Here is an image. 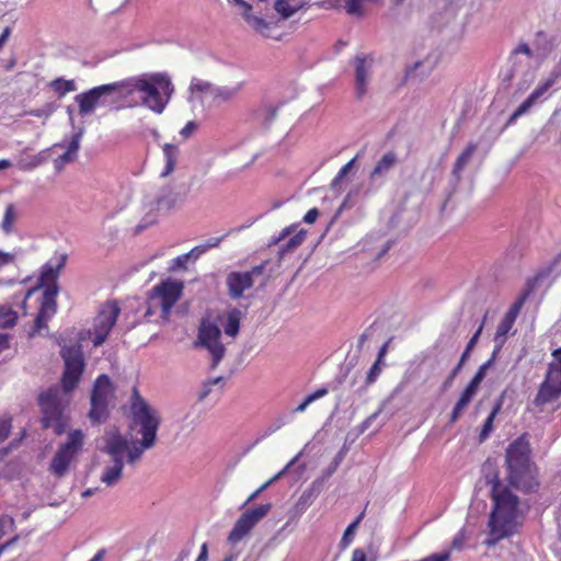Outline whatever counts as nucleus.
Instances as JSON below:
<instances>
[{
	"instance_id": "6e6d98bb",
	"label": "nucleus",
	"mask_w": 561,
	"mask_h": 561,
	"mask_svg": "<svg viewBox=\"0 0 561 561\" xmlns=\"http://www.w3.org/2000/svg\"><path fill=\"white\" fill-rule=\"evenodd\" d=\"M15 218L14 205L9 204L4 211V217L1 224V227L5 233H10L12 230V224Z\"/></svg>"
},
{
	"instance_id": "393cba45",
	"label": "nucleus",
	"mask_w": 561,
	"mask_h": 561,
	"mask_svg": "<svg viewBox=\"0 0 561 561\" xmlns=\"http://www.w3.org/2000/svg\"><path fill=\"white\" fill-rule=\"evenodd\" d=\"M322 480H314L300 495L295 507L299 513L305 512L323 491Z\"/></svg>"
},
{
	"instance_id": "412c9836",
	"label": "nucleus",
	"mask_w": 561,
	"mask_h": 561,
	"mask_svg": "<svg viewBox=\"0 0 561 561\" xmlns=\"http://www.w3.org/2000/svg\"><path fill=\"white\" fill-rule=\"evenodd\" d=\"M84 134V128L79 127L72 135L71 140L68 145L67 151L60 154L55 161V169L60 171L66 163H70L76 159V154L80 148V141Z\"/></svg>"
},
{
	"instance_id": "7ed1b4c3",
	"label": "nucleus",
	"mask_w": 561,
	"mask_h": 561,
	"mask_svg": "<svg viewBox=\"0 0 561 561\" xmlns=\"http://www.w3.org/2000/svg\"><path fill=\"white\" fill-rule=\"evenodd\" d=\"M492 508L489 514V534L484 541L488 547L496 546L501 540L518 533L523 522L519 520V497L512 486L490 492Z\"/></svg>"
},
{
	"instance_id": "2eb2a0df",
	"label": "nucleus",
	"mask_w": 561,
	"mask_h": 561,
	"mask_svg": "<svg viewBox=\"0 0 561 561\" xmlns=\"http://www.w3.org/2000/svg\"><path fill=\"white\" fill-rule=\"evenodd\" d=\"M477 148H478L477 144L469 142L466 146V148L463 149V151L458 156V158L453 167V170H451V179L449 180V191H448L446 199L444 201V203L442 205V208H440L442 211H444L446 209L448 201L450 199L451 195L454 194L458 184L461 181V173H462L463 169L466 168V165L471 160L473 153L477 151Z\"/></svg>"
},
{
	"instance_id": "de8ad7c7",
	"label": "nucleus",
	"mask_w": 561,
	"mask_h": 561,
	"mask_svg": "<svg viewBox=\"0 0 561 561\" xmlns=\"http://www.w3.org/2000/svg\"><path fill=\"white\" fill-rule=\"evenodd\" d=\"M355 161H356V158H353L340 169L339 173L331 182V185H330L331 190L337 191V192L341 190V184H342L343 180L347 176V174L353 170V168L355 165Z\"/></svg>"
},
{
	"instance_id": "4be33fe9",
	"label": "nucleus",
	"mask_w": 561,
	"mask_h": 561,
	"mask_svg": "<svg viewBox=\"0 0 561 561\" xmlns=\"http://www.w3.org/2000/svg\"><path fill=\"white\" fill-rule=\"evenodd\" d=\"M84 443V434L81 430H72L68 433L67 440L57 450L72 459L81 451Z\"/></svg>"
},
{
	"instance_id": "20e7f679",
	"label": "nucleus",
	"mask_w": 561,
	"mask_h": 561,
	"mask_svg": "<svg viewBox=\"0 0 561 561\" xmlns=\"http://www.w3.org/2000/svg\"><path fill=\"white\" fill-rule=\"evenodd\" d=\"M121 98L134 91L144 93L141 104L157 114L163 113L173 93L174 85L167 72H149L119 81Z\"/></svg>"
},
{
	"instance_id": "69168bd1",
	"label": "nucleus",
	"mask_w": 561,
	"mask_h": 561,
	"mask_svg": "<svg viewBox=\"0 0 561 561\" xmlns=\"http://www.w3.org/2000/svg\"><path fill=\"white\" fill-rule=\"evenodd\" d=\"M299 455H297L283 470H280L278 473H276L273 478H271L268 481L263 483L259 488V492H264L267 488H270L272 484H274L277 480H279L283 474L288 470V468L298 459Z\"/></svg>"
},
{
	"instance_id": "473e14b6",
	"label": "nucleus",
	"mask_w": 561,
	"mask_h": 561,
	"mask_svg": "<svg viewBox=\"0 0 561 561\" xmlns=\"http://www.w3.org/2000/svg\"><path fill=\"white\" fill-rule=\"evenodd\" d=\"M242 311L238 308H232L228 311L226 321L222 324L224 331L228 336L236 337L240 332V321Z\"/></svg>"
},
{
	"instance_id": "9d476101",
	"label": "nucleus",
	"mask_w": 561,
	"mask_h": 561,
	"mask_svg": "<svg viewBox=\"0 0 561 561\" xmlns=\"http://www.w3.org/2000/svg\"><path fill=\"white\" fill-rule=\"evenodd\" d=\"M221 330L217 322L203 318L201 320L195 347H203L211 355L210 369H216L225 356L226 347L220 342Z\"/></svg>"
},
{
	"instance_id": "13d9d810",
	"label": "nucleus",
	"mask_w": 561,
	"mask_h": 561,
	"mask_svg": "<svg viewBox=\"0 0 561 561\" xmlns=\"http://www.w3.org/2000/svg\"><path fill=\"white\" fill-rule=\"evenodd\" d=\"M535 43L537 47L542 48L543 50H551L553 47L552 41L549 38L548 34L543 31H538L536 33Z\"/></svg>"
},
{
	"instance_id": "b1692460",
	"label": "nucleus",
	"mask_w": 561,
	"mask_h": 561,
	"mask_svg": "<svg viewBox=\"0 0 561 561\" xmlns=\"http://www.w3.org/2000/svg\"><path fill=\"white\" fill-rule=\"evenodd\" d=\"M561 396V387L549 383V380H543L539 386L538 392L533 400V403L540 408L547 403L553 402Z\"/></svg>"
},
{
	"instance_id": "ea45409f",
	"label": "nucleus",
	"mask_w": 561,
	"mask_h": 561,
	"mask_svg": "<svg viewBox=\"0 0 561 561\" xmlns=\"http://www.w3.org/2000/svg\"><path fill=\"white\" fill-rule=\"evenodd\" d=\"M382 365H383V363H381L379 360L374 362V364L371 365V367L369 368V370L366 375L365 385L359 387L356 390L358 396H362L363 393H365L368 386L373 385L377 380V378L379 377V375L382 370Z\"/></svg>"
},
{
	"instance_id": "6e6552de",
	"label": "nucleus",
	"mask_w": 561,
	"mask_h": 561,
	"mask_svg": "<svg viewBox=\"0 0 561 561\" xmlns=\"http://www.w3.org/2000/svg\"><path fill=\"white\" fill-rule=\"evenodd\" d=\"M119 81L93 87L75 96L81 117L92 115L96 107L115 104L121 100Z\"/></svg>"
},
{
	"instance_id": "c756f323",
	"label": "nucleus",
	"mask_w": 561,
	"mask_h": 561,
	"mask_svg": "<svg viewBox=\"0 0 561 561\" xmlns=\"http://www.w3.org/2000/svg\"><path fill=\"white\" fill-rule=\"evenodd\" d=\"M515 321L516 320L514 318L504 316L503 319L501 320V322L499 323L495 335H494L495 353H500L501 348L505 344V342L507 340V334L512 330Z\"/></svg>"
},
{
	"instance_id": "37998d69",
	"label": "nucleus",
	"mask_w": 561,
	"mask_h": 561,
	"mask_svg": "<svg viewBox=\"0 0 561 561\" xmlns=\"http://www.w3.org/2000/svg\"><path fill=\"white\" fill-rule=\"evenodd\" d=\"M287 423V417L285 415H279L275 419L265 430L264 432L256 438V440L247 449L250 450L254 445L259 444L262 439L268 437L279 428H282Z\"/></svg>"
},
{
	"instance_id": "3c124183",
	"label": "nucleus",
	"mask_w": 561,
	"mask_h": 561,
	"mask_svg": "<svg viewBox=\"0 0 561 561\" xmlns=\"http://www.w3.org/2000/svg\"><path fill=\"white\" fill-rule=\"evenodd\" d=\"M468 358L460 355V358L457 363V365L451 369V371L448 374L446 379L444 380L442 385V391H447L454 383L455 378L458 376V374L463 368L465 364L467 363Z\"/></svg>"
},
{
	"instance_id": "bb28decb",
	"label": "nucleus",
	"mask_w": 561,
	"mask_h": 561,
	"mask_svg": "<svg viewBox=\"0 0 561 561\" xmlns=\"http://www.w3.org/2000/svg\"><path fill=\"white\" fill-rule=\"evenodd\" d=\"M58 293L59 288H56L55 286L46 288L42 294L38 311L51 318L57 312L58 305L56 297Z\"/></svg>"
},
{
	"instance_id": "680f3d73",
	"label": "nucleus",
	"mask_w": 561,
	"mask_h": 561,
	"mask_svg": "<svg viewBox=\"0 0 561 561\" xmlns=\"http://www.w3.org/2000/svg\"><path fill=\"white\" fill-rule=\"evenodd\" d=\"M482 381L483 380L480 379L479 377L473 376L472 379L469 381V383L462 390V393L470 397L471 399H473L474 396L477 394Z\"/></svg>"
},
{
	"instance_id": "f704fd0d",
	"label": "nucleus",
	"mask_w": 561,
	"mask_h": 561,
	"mask_svg": "<svg viewBox=\"0 0 561 561\" xmlns=\"http://www.w3.org/2000/svg\"><path fill=\"white\" fill-rule=\"evenodd\" d=\"M48 87L57 94L58 99H62L67 93L77 90V84L72 79L58 77L48 83Z\"/></svg>"
},
{
	"instance_id": "e433bc0d",
	"label": "nucleus",
	"mask_w": 561,
	"mask_h": 561,
	"mask_svg": "<svg viewBox=\"0 0 561 561\" xmlns=\"http://www.w3.org/2000/svg\"><path fill=\"white\" fill-rule=\"evenodd\" d=\"M400 387H397L393 389V391L391 392V394L385 399L381 404L379 405L378 410L370 414L367 419H365L357 427L358 432H357V436L363 434L366 430H368L370 427V425L373 424V422L378 417V415L385 410L386 405L400 392Z\"/></svg>"
},
{
	"instance_id": "cd10ccee",
	"label": "nucleus",
	"mask_w": 561,
	"mask_h": 561,
	"mask_svg": "<svg viewBox=\"0 0 561 561\" xmlns=\"http://www.w3.org/2000/svg\"><path fill=\"white\" fill-rule=\"evenodd\" d=\"M73 459L59 450L55 453L49 463V471L57 478L65 477L69 471L70 462Z\"/></svg>"
},
{
	"instance_id": "09e8293b",
	"label": "nucleus",
	"mask_w": 561,
	"mask_h": 561,
	"mask_svg": "<svg viewBox=\"0 0 561 561\" xmlns=\"http://www.w3.org/2000/svg\"><path fill=\"white\" fill-rule=\"evenodd\" d=\"M241 83L237 87L228 88V87H217L214 94V100H220L222 102H228L232 100L241 90Z\"/></svg>"
},
{
	"instance_id": "603ef678",
	"label": "nucleus",
	"mask_w": 561,
	"mask_h": 561,
	"mask_svg": "<svg viewBox=\"0 0 561 561\" xmlns=\"http://www.w3.org/2000/svg\"><path fill=\"white\" fill-rule=\"evenodd\" d=\"M58 107H59V104L57 102H55V101L47 102L41 108H35V110L28 111L27 114L31 116H34V117H38V118H41V117L47 118L54 112H56Z\"/></svg>"
},
{
	"instance_id": "5701e85b",
	"label": "nucleus",
	"mask_w": 561,
	"mask_h": 561,
	"mask_svg": "<svg viewBox=\"0 0 561 561\" xmlns=\"http://www.w3.org/2000/svg\"><path fill=\"white\" fill-rule=\"evenodd\" d=\"M119 313L121 308L116 301L106 302L102 306L98 317L94 320L95 329H106V327H110V323H112V318L115 325Z\"/></svg>"
},
{
	"instance_id": "2f4dec72",
	"label": "nucleus",
	"mask_w": 561,
	"mask_h": 561,
	"mask_svg": "<svg viewBox=\"0 0 561 561\" xmlns=\"http://www.w3.org/2000/svg\"><path fill=\"white\" fill-rule=\"evenodd\" d=\"M397 154L393 151L385 153L370 172V180L375 181L377 176L385 175L397 163Z\"/></svg>"
},
{
	"instance_id": "bf43d9fd",
	"label": "nucleus",
	"mask_w": 561,
	"mask_h": 561,
	"mask_svg": "<svg viewBox=\"0 0 561 561\" xmlns=\"http://www.w3.org/2000/svg\"><path fill=\"white\" fill-rule=\"evenodd\" d=\"M362 0H347L345 11L350 15L362 16L364 14Z\"/></svg>"
},
{
	"instance_id": "ddd939ff",
	"label": "nucleus",
	"mask_w": 561,
	"mask_h": 561,
	"mask_svg": "<svg viewBox=\"0 0 561 561\" xmlns=\"http://www.w3.org/2000/svg\"><path fill=\"white\" fill-rule=\"evenodd\" d=\"M272 510V504H260L243 512L234 523L228 536L230 543L239 542L245 537Z\"/></svg>"
},
{
	"instance_id": "39448f33",
	"label": "nucleus",
	"mask_w": 561,
	"mask_h": 561,
	"mask_svg": "<svg viewBox=\"0 0 561 561\" xmlns=\"http://www.w3.org/2000/svg\"><path fill=\"white\" fill-rule=\"evenodd\" d=\"M81 340V336L76 339L73 343L71 340L67 343V339L64 336H60L57 340V343L60 346L59 354L65 363L60 378L61 388L65 393H70L78 387L85 368Z\"/></svg>"
},
{
	"instance_id": "72a5a7b5",
	"label": "nucleus",
	"mask_w": 561,
	"mask_h": 561,
	"mask_svg": "<svg viewBox=\"0 0 561 561\" xmlns=\"http://www.w3.org/2000/svg\"><path fill=\"white\" fill-rule=\"evenodd\" d=\"M162 149L165 159V165L161 176L165 178L174 171L180 150L179 147L173 144H165Z\"/></svg>"
},
{
	"instance_id": "423d86ee",
	"label": "nucleus",
	"mask_w": 561,
	"mask_h": 561,
	"mask_svg": "<svg viewBox=\"0 0 561 561\" xmlns=\"http://www.w3.org/2000/svg\"><path fill=\"white\" fill-rule=\"evenodd\" d=\"M184 284L181 280L168 277L156 285L149 293L146 301L145 318L148 320L158 309H161V318L165 322L172 307L182 297Z\"/></svg>"
},
{
	"instance_id": "0e129e2a",
	"label": "nucleus",
	"mask_w": 561,
	"mask_h": 561,
	"mask_svg": "<svg viewBox=\"0 0 561 561\" xmlns=\"http://www.w3.org/2000/svg\"><path fill=\"white\" fill-rule=\"evenodd\" d=\"M497 354L499 353H495V350H493L491 357L478 368V370L474 374V376H477L480 379L484 380V378L486 376V373L492 367V365L494 364Z\"/></svg>"
},
{
	"instance_id": "aec40b11",
	"label": "nucleus",
	"mask_w": 561,
	"mask_h": 561,
	"mask_svg": "<svg viewBox=\"0 0 561 561\" xmlns=\"http://www.w3.org/2000/svg\"><path fill=\"white\" fill-rule=\"evenodd\" d=\"M373 59L367 60V56L359 54L354 58L355 66V93L360 100L367 92L368 75L371 68Z\"/></svg>"
},
{
	"instance_id": "dca6fc26",
	"label": "nucleus",
	"mask_w": 561,
	"mask_h": 561,
	"mask_svg": "<svg viewBox=\"0 0 561 561\" xmlns=\"http://www.w3.org/2000/svg\"><path fill=\"white\" fill-rule=\"evenodd\" d=\"M68 260V255L66 253L60 254L57 257L56 263L54 264L53 261H48L42 266L39 276L37 278V288H43L46 290V288H50L55 286L56 288H59L58 278L61 270L65 267Z\"/></svg>"
},
{
	"instance_id": "f03ea898",
	"label": "nucleus",
	"mask_w": 561,
	"mask_h": 561,
	"mask_svg": "<svg viewBox=\"0 0 561 561\" xmlns=\"http://www.w3.org/2000/svg\"><path fill=\"white\" fill-rule=\"evenodd\" d=\"M129 428L138 426V433L141 435L140 439L125 450L127 462L134 465L141 459L145 450L156 446L161 425L159 412L145 400L136 386L133 387L129 399Z\"/></svg>"
},
{
	"instance_id": "f257e3e1",
	"label": "nucleus",
	"mask_w": 561,
	"mask_h": 561,
	"mask_svg": "<svg viewBox=\"0 0 561 561\" xmlns=\"http://www.w3.org/2000/svg\"><path fill=\"white\" fill-rule=\"evenodd\" d=\"M505 466L508 485L503 484L496 463L491 458L483 462L481 473L485 484L491 485V492H496L506 486H512L526 494L538 490L539 481L537 480L536 467L530 459V445L526 433L507 446L505 450Z\"/></svg>"
},
{
	"instance_id": "79ce46f5",
	"label": "nucleus",
	"mask_w": 561,
	"mask_h": 561,
	"mask_svg": "<svg viewBox=\"0 0 561 561\" xmlns=\"http://www.w3.org/2000/svg\"><path fill=\"white\" fill-rule=\"evenodd\" d=\"M359 192V188H353L351 190L346 196L344 197L342 204L340 205V207L336 209L335 214L333 215V217L331 218L329 225H328V228L327 230L333 225V222L341 216L342 211L344 209H347V208H352L353 206H355L356 204V199L354 198V196H356Z\"/></svg>"
},
{
	"instance_id": "a18cd8bd",
	"label": "nucleus",
	"mask_w": 561,
	"mask_h": 561,
	"mask_svg": "<svg viewBox=\"0 0 561 561\" xmlns=\"http://www.w3.org/2000/svg\"><path fill=\"white\" fill-rule=\"evenodd\" d=\"M488 311L485 312V314L483 316V319L480 323V325L478 327V329L476 330V332L472 334V336L470 337V340L468 341L461 356H465L466 358L469 359L470 355H471V352L474 350L476 345L478 344L479 342V339L482 334V331H483V328H484V324H485V321H486V318H488Z\"/></svg>"
},
{
	"instance_id": "9b49d317",
	"label": "nucleus",
	"mask_w": 561,
	"mask_h": 561,
	"mask_svg": "<svg viewBox=\"0 0 561 561\" xmlns=\"http://www.w3.org/2000/svg\"><path fill=\"white\" fill-rule=\"evenodd\" d=\"M111 388L112 380L105 374L100 375L94 381L90 397L91 409L88 414L94 424L104 423L108 419V392Z\"/></svg>"
},
{
	"instance_id": "a19ab883",
	"label": "nucleus",
	"mask_w": 561,
	"mask_h": 561,
	"mask_svg": "<svg viewBox=\"0 0 561 561\" xmlns=\"http://www.w3.org/2000/svg\"><path fill=\"white\" fill-rule=\"evenodd\" d=\"M18 312L9 306H0V328L10 329L16 324Z\"/></svg>"
},
{
	"instance_id": "1a4fd4ad",
	"label": "nucleus",
	"mask_w": 561,
	"mask_h": 561,
	"mask_svg": "<svg viewBox=\"0 0 561 561\" xmlns=\"http://www.w3.org/2000/svg\"><path fill=\"white\" fill-rule=\"evenodd\" d=\"M268 263L270 261L265 260L261 264L253 266L250 271H232L228 273L226 277L228 296L231 299L241 298L247 289L253 287L257 278L261 279L257 289H264L271 278L270 273L266 272Z\"/></svg>"
},
{
	"instance_id": "c9c22d12",
	"label": "nucleus",
	"mask_w": 561,
	"mask_h": 561,
	"mask_svg": "<svg viewBox=\"0 0 561 561\" xmlns=\"http://www.w3.org/2000/svg\"><path fill=\"white\" fill-rule=\"evenodd\" d=\"M304 3L299 5H290L288 3V0H276L273 3V9L279 14V20H288L291 18L296 12H298L301 8H304ZM276 23L278 22V19H276ZM277 24L275 25V27ZM274 28V26L272 27Z\"/></svg>"
},
{
	"instance_id": "f8f14e48",
	"label": "nucleus",
	"mask_w": 561,
	"mask_h": 561,
	"mask_svg": "<svg viewBox=\"0 0 561 561\" xmlns=\"http://www.w3.org/2000/svg\"><path fill=\"white\" fill-rule=\"evenodd\" d=\"M272 510V504H260L243 512L234 523L228 536L230 543L239 542L245 537Z\"/></svg>"
},
{
	"instance_id": "49530a36",
	"label": "nucleus",
	"mask_w": 561,
	"mask_h": 561,
	"mask_svg": "<svg viewBox=\"0 0 561 561\" xmlns=\"http://www.w3.org/2000/svg\"><path fill=\"white\" fill-rule=\"evenodd\" d=\"M471 401H472V399L470 397L463 394L462 392L460 393V397L457 400V402L450 413L449 424H454L460 419L463 410L469 405V403Z\"/></svg>"
},
{
	"instance_id": "c03bdc74",
	"label": "nucleus",
	"mask_w": 561,
	"mask_h": 561,
	"mask_svg": "<svg viewBox=\"0 0 561 561\" xmlns=\"http://www.w3.org/2000/svg\"><path fill=\"white\" fill-rule=\"evenodd\" d=\"M278 110H279V105L273 106V105L265 104L255 112L256 115H261V112H264L262 125L265 129L271 128L272 123L274 122V119L277 116Z\"/></svg>"
},
{
	"instance_id": "052dcab7",
	"label": "nucleus",
	"mask_w": 561,
	"mask_h": 561,
	"mask_svg": "<svg viewBox=\"0 0 561 561\" xmlns=\"http://www.w3.org/2000/svg\"><path fill=\"white\" fill-rule=\"evenodd\" d=\"M111 322L112 323H110V327H106V329H102V330L95 329L96 333L93 339L94 346H100L106 341L108 334L111 333L112 329L114 328L113 319L111 320Z\"/></svg>"
},
{
	"instance_id": "a211bd4d",
	"label": "nucleus",
	"mask_w": 561,
	"mask_h": 561,
	"mask_svg": "<svg viewBox=\"0 0 561 561\" xmlns=\"http://www.w3.org/2000/svg\"><path fill=\"white\" fill-rule=\"evenodd\" d=\"M104 446L100 447V451L111 456L112 460L124 459L123 455L128 449V439L115 428L106 431L104 436Z\"/></svg>"
},
{
	"instance_id": "338daca9",
	"label": "nucleus",
	"mask_w": 561,
	"mask_h": 561,
	"mask_svg": "<svg viewBox=\"0 0 561 561\" xmlns=\"http://www.w3.org/2000/svg\"><path fill=\"white\" fill-rule=\"evenodd\" d=\"M7 528H9L10 530H14L15 522L14 518L10 515H2L0 517V538L5 535Z\"/></svg>"
},
{
	"instance_id": "e2e57ef3",
	"label": "nucleus",
	"mask_w": 561,
	"mask_h": 561,
	"mask_svg": "<svg viewBox=\"0 0 561 561\" xmlns=\"http://www.w3.org/2000/svg\"><path fill=\"white\" fill-rule=\"evenodd\" d=\"M494 419L495 417H493V415H488V417L485 419V421L482 425V428L480 431V434H479L480 443H483L492 433Z\"/></svg>"
},
{
	"instance_id": "c85d7f7f",
	"label": "nucleus",
	"mask_w": 561,
	"mask_h": 561,
	"mask_svg": "<svg viewBox=\"0 0 561 561\" xmlns=\"http://www.w3.org/2000/svg\"><path fill=\"white\" fill-rule=\"evenodd\" d=\"M307 236V230L300 229L291 238L284 243H280L277 251L278 261H282L288 253L294 252L302 244Z\"/></svg>"
},
{
	"instance_id": "4d7b16f0",
	"label": "nucleus",
	"mask_w": 561,
	"mask_h": 561,
	"mask_svg": "<svg viewBox=\"0 0 561 561\" xmlns=\"http://www.w3.org/2000/svg\"><path fill=\"white\" fill-rule=\"evenodd\" d=\"M297 227H298V224H293V225L284 228L278 236L273 237L271 239V241L268 242V247L278 245V244L280 245L282 241H285V239H287L289 236H291L293 233L296 232Z\"/></svg>"
},
{
	"instance_id": "4468645a",
	"label": "nucleus",
	"mask_w": 561,
	"mask_h": 561,
	"mask_svg": "<svg viewBox=\"0 0 561 561\" xmlns=\"http://www.w3.org/2000/svg\"><path fill=\"white\" fill-rule=\"evenodd\" d=\"M236 7H239L241 10V15L244 21L248 23L250 27H252L255 32L260 33L265 37H271L270 31L273 26L276 25L275 15L266 11L264 14L259 5H256V13L253 14V5L248 3L244 0H229Z\"/></svg>"
},
{
	"instance_id": "f3484780",
	"label": "nucleus",
	"mask_w": 561,
	"mask_h": 561,
	"mask_svg": "<svg viewBox=\"0 0 561 561\" xmlns=\"http://www.w3.org/2000/svg\"><path fill=\"white\" fill-rule=\"evenodd\" d=\"M554 83L553 79L548 78L545 82L539 84L511 114L504 127L515 124L520 116L527 114Z\"/></svg>"
},
{
	"instance_id": "5fc2aeb1",
	"label": "nucleus",
	"mask_w": 561,
	"mask_h": 561,
	"mask_svg": "<svg viewBox=\"0 0 561 561\" xmlns=\"http://www.w3.org/2000/svg\"><path fill=\"white\" fill-rule=\"evenodd\" d=\"M545 380H549V383L561 387V366L549 364Z\"/></svg>"
},
{
	"instance_id": "864d4df0",
	"label": "nucleus",
	"mask_w": 561,
	"mask_h": 561,
	"mask_svg": "<svg viewBox=\"0 0 561 561\" xmlns=\"http://www.w3.org/2000/svg\"><path fill=\"white\" fill-rule=\"evenodd\" d=\"M251 224H247V225H242V226H239L234 229H231L230 231H228L226 234L221 236V237H216V238H209L205 243L201 244L204 249L205 252H207L208 250L213 249V248H217L221 241L228 236L230 234L231 232H234V231H241L243 230L244 228L247 227H250Z\"/></svg>"
},
{
	"instance_id": "774afa93",
	"label": "nucleus",
	"mask_w": 561,
	"mask_h": 561,
	"mask_svg": "<svg viewBox=\"0 0 561 561\" xmlns=\"http://www.w3.org/2000/svg\"><path fill=\"white\" fill-rule=\"evenodd\" d=\"M187 262H188V259L186 257L185 254L179 255L171 261L169 271L175 272L178 270H186Z\"/></svg>"
},
{
	"instance_id": "4c0bfd02",
	"label": "nucleus",
	"mask_w": 561,
	"mask_h": 561,
	"mask_svg": "<svg viewBox=\"0 0 561 561\" xmlns=\"http://www.w3.org/2000/svg\"><path fill=\"white\" fill-rule=\"evenodd\" d=\"M50 158V150L45 149L39 151L37 154L30 157L28 159H22L19 162L20 169L22 170H33L45 162Z\"/></svg>"
},
{
	"instance_id": "58836bf2",
	"label": "nucleus",
	"mask_w": 561,
	"mask_h": 561,
	"mask_svg": "<svg viewBox=\"0 0 561 561\" xmlns=\"http://www.w3.org/2000/svg\"><path fill=\"white\" fill-rule=\"evenodd\" d=\"M365 516V511L362 512L344 530L342 539L339 543L341 550H345L354 539L356 529L358 528L362 519Z\"/></svg>"
},
{
	"instance_id": "a878e982",
	"label": "nucleus",
	"mask_w": 561,
	"mask_h": 561,
	"mask_svg": "<svg viewBox=\"0 0 561 561\" xmlns=\"http://www.w3.org/2000/svg\"><path fill=\"white\" fill-rule=\"evenodd\" d=\"M180 194L171 185L162 186L154 197V205L158 211H169L179 199Z\"/></svg>"
},
{
	"instance_id": "8fccbe9b",
	"label": "nucleus",
	"mask_w": 561,
	"mask_h": 561,
	"mask_svg": "<svg viewBox=\"0 0 561 561\" xmlns=\"http://www.w3.org/2000/svg\"><path fill=\"white\" fill-rule=\"evenodd\" d=\"M217 87H215L213 83L208 81H203L197 78H193L190 84V91L193 92H201V93H208L211 96L215 94V90Z\"/></svg>"
},
{
	"instance_id": "0eeeda50",
	"label": "nucleus",
	"mask_w": 561,
	"mask_h": 561,
	"mask_svg": "<svg viewBox=\"0 0 561 561\" xmlns=\"http://www.w3.org/2000/svg\"><path fill=\"white\" fill-rule=\"evenodd\" d=\"M38 405L42 411V427L53 428L57 436L62 435L69 425V417L64 413L59 389L49 387L38 396Z\"/></svg>"
},
{
	"instance_id": "7c9ffc66",
	"label": "nucleus",
	"mask_w": 561,
	"mask_h": 561,
	"mask_svg": "<svg viewBox=\"0 0 561 561\" xmlns=\"http://www.w3.org/2000/svg\"><path fill=\"white\" fill-rule=\"evenodd\" d=\"M124 459L113 460V466L106 467L101 476V481L107 486H114L122 478Z\"/></svg>"
},
{
	"instance_id": "6ab92c4d",
	"label": "nucleus",
	"mask_w": 561,
	"mask_h": 561,
	"mask_svg": "<svg viewBox=\"0 0 561 561\" xmlns=\"http://www.w3.org/2000/svg\"><path fill=\"white\" fill-rule=\"evenodd\" d=\"M561 262V253H559L554 259L553 261L551 262V264L543 271L539 272L534 278H530L527 280V288L525 290V293L510 307L508 311L505 313V316L507 317H511V318H514L516 320L519 311H520V308L523 307L525 300L527 299V297L530 295V293L534 290L535 286H536V283H538L539 280L546 278L547 276H549V274L554 270V267L557 266V264Z\"/></svg>"
}]
</instances>
